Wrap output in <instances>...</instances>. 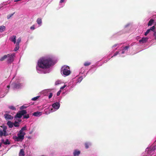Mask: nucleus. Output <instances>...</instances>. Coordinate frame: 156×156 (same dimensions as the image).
Instances as JSON below:
<instances>
[{"label": "nucleus", "instance_id": "nucleus-1", "mask_svg": "<svg viewBox=\"0 0 156 156\" xmlns=\"http://www.w3.org/2000/svg\"><path fill=\"white\" fill-rule=\"evenodd\" d=\"M53 61L52 58L48 57H43L40 58L38 61L37 66L43 69L50 68L53 65Z\"/></svg>", "mask_w": 156, "mask_h": 156}, {"label": "nucleus", "instance_id": "nucleus-2", "mask_svg": "<svg viewBox=\"0 0 156 156\" xmlns=\"http://www.w3.org/2000/svg\"><path fill=\"white\" fill-rule=\"evenodd\" d=\"M61 72L66 76L69 75L71 73L69 67L68 66H63L61 68Z\"/></svg>", "mask_w": 156, "mask_h": 156}, {"label": "nucleus", "instance_id": "nucleus-3", "mask_svg": "<svg viewBox=\"0 0 156 156\" xmlns=\"http://www.w3.org/2000/svg\"><path fill=\"white\" fill-rule=\"evenodd\" d=\"M25 133L23 131H20L19 133L17 134V136H14L13 139H15L16 140L19 141L20 140H23L24 138V136Z\"/></svg>", "mask_w": 156, "mask_h": 156}, {"label": "nucleus", "instance_id": "nucleus-4", "mask_svg": "<svg viewBox=\"0 0 156 156\" xmlns=\"http://www.w3.org/2000/svg\"><path fill=\"white\" fill-rule=\"evenodd\" d=\"M7 127L6 126H0V137L6 136L9 135L8 133L6 132Z\"/></svg>", "mask_w": 156, "mask_h": 156}, {"label": "nucleus", "instance_id": "nucleus-5", "mask_svg": "<svg viewBox=\"0 0 156 156\" xmlns=\"http://www.w3.org/2000/svg\"><path fill=\"white\" fill-rule=\"evenodd\" d=\"M15 54L13 53L12 54H7V62L8 63H11L14 60V58L15 56Z\"/></svg>", "mask_w": 156, "mask_h": 156}, {"label": "nucleus", "instance_id": "nucleus-6", "mask_svg": "<svg viewBox=\"0 0 156 156\" xmlns=\"http://www.w3.org/2000/svg\"><path fill=\"white\" fill-rule=\"evenodd\" d=\"M27 113V112L26 110H22L19 111L17 113L16 115H15V117L19 118H21L23 115L26 114Z\"/></svg>", "mask_w": 156, "mask_h": 156}, {"label": "nucleus", "instance_id": "nucleus-7", "mask_svg": "<svg viewBox=\"0 0 156 156\" xmlns=\"http://www.w3.org/2000/svg\"><path fill=\"white\" fill-rule=\"evenodd\" d=\"M52 107L56 109H58L60 107V104L58 102H56L52 105Z\"/></svg>", "mask_w": 156, "mask_h": 156}, {"label": "nucleus", "instance_id": "nucleus-8", "mask_svg": "<svg viewBox=\"0 0 156 156\" xmlns=\"http://www.w3.org/2000/svg\"><path fill=\"white\" fill-rule=\"evenodd\" d=\"M80 154V151L77 149L75 150L73 153V156H79Z\"/></svg>", "mask_w": 156, "mask_h": 156}, {"label": "nucleus", "instance_id": "nucleus-9", "mask_svg": "<svg viewBox=\"0 0 156 156\" xmlns=\"http://www.w3.org/2000/svg\"><path fill=\"white\" fill-rule=\"evenodd\" d=\"M148 38L146 37H144L142 38L141 40L139 41V42L140 43L142 44L144 43L147 42L148 40Z\"/></svg>", "mask_w": 156, "mask_h": 156}, {"label": "nucleus", "instance_id": "nucleus-10", "mask_svg": "<svg viewBox=\"0 0 156 156\" xmlns=\"http://www.w3.org/2000/svg\"><path fill=\"white\" fill-rule=\"evenodd\" d=\"M4 116L5 119L7 120L12 119H13L12 116L6 114L4 115Z\"/></svg>", "mask_w": 156, "mask_h": 156}, {"label": "nucleus", "instance_id": "nucleus-11", "mask_svg": "<svg viewBox=\"0 0 156 156\" xmlns=\"http://www.w3.org/2000/svg\"><path fill=\"white\" fill-rule=\"evenodd\" d=\"M25 152L24 150L23 149H20L19 153V156H24Z\"/></svg>", "mask_w": 156, "mask_h": 156}, {"label": "nucleus", "instance_id": "nucleus-12", "mask_svg": "<svg viewBox=\"0 0 156 156\" xmlns=\"http://www.w3.org/2000/svg\"><path fill=\"white\" fill-rule=\"evenodd\" d=\"M20 87V85L19 83H14L13 84L14 89H19Z\"/></svg>", "mask_w": 156, "mask_h": 156}, {"label": "nucleus", "instance_id": "nucleus-13", "mask_svg": "<svg viewBox=\"0 0 156 156\" xmlns=\"http://www.w3.org/2000/svg\"><path fill=\"white\" fill-rule=\"evenodd\" d=\"M41 115L42 112H34L33 113V115L36 116H39Z\"/></svg>", "mask_w": 156, "mask_h": 156}, {"label": "nucleus", "instance_id": "nucleus-14", "mask_svg": "<svg viewBox=\"0 0 156 156\" xmlns=\"http://www.w3.org/2000/svg\"><path fill=\"white\" fill-rule=\"evenodd\" d=\"M7 125L8 126L9 128H12L13 126V123L11 121H9L7 122Z\"/></svg>", "mask_w": 156, "mask_h": 156}, {"label": "nucleus", "instance_id": "nucleus-15", "mask_svg": "<svg viewBox=\"0 0 156 156\" xmlns=\"http://www.w3.org/2000/svg\"><path fill=\"white\" fill-rule=\"evenodd\" d=\"M11 41L14 44H15L16 43V36L15 35L12 36L11 38Z\"/></svg>", "mask_w": 156, "mask_h": 156}, {"label": "nucleus", "instance_id": "nucleus-16", "mask_svg": "<svg viewBox=\"0 0 156 156\" xmlns=\"http://www.w3.org/2000/svg\"><path fill=\"white\" fill-rule=\"evenodd\" d=\"M154 20L153 19H151L149 21L148 24V26H151L152 25L153 23H154Z\"/></svg>", "mask_w": 156, "mask_h": 156}, {"label": "nucleus", "instance_id": "nucleus-17", "mask_svg": "<svg viewBox=\"0 0 156 156\" xmlns=\"http://www.w3.org/2000/svg\"><path fill=\"white\" fill-rule=\"evenodd\" d=\"M5 29V27L4 26H0V32H2L4 31Z\"/></svg>", "mask_w": 156, "mask_h": 156}, {"label": "nucleus", "instance_id": "nucleus-18", "mask_svg": "<svg viewBox=\"0 0 156 156\" xmlns=\"http://www.w3.org/2000/svg\"><path fill=\"white\" fill-rule=\"evenodd\" d=\"M7 58V55H5L1 58L0 59V61H3Z\"/></svg>", "mask_w": 156, "mask_h": 156}, {"label": "nucleus", "instance_id": "nucleus-19", "mask_svg": "<svg viewBox=\"0 0 156 156\" xmlns=\"http://www.w3.org/2000/svg\"><path fill=\"white\" fill-rule=\"evenodd\" d=\"M13 123V126L16 127H19L20 126L18 122L15 121Z\"/></svg>", "mask_w": 156, "mask_h": 156}, {"label": "nucleus", "instance_id": "nucleus-20", "mask_svg": "<svg viewBox=\"0 0 156 156\" xmlns=\"http://www.w3.org/2000/svg\"><path fill=\"white\" fill-rule=\"evenodd\" d=\"M19 48V45L18 44H16L15 47L14 49V51H16Z\"/></svg>", "mask_w": 156, "mask_h": 156}, {"label": "nucleus", "instance_id": "nucleus-21", "mask_svg": "<svg viewBox=\"0 0 156 156\" xmlns=\"http://www.w3.org/2000/svg\"><path fill=\"white\" fill-rule=\"evenodd\" d=\"M37 22L38 24H41V23H42L41 19L40 18H38L37 20Z\"/></svg>", "mask_w": 156, "mask_h": 156}, {"label": "nucleus", "instance_id": "nucleus-22", "mask_svg": "<svg viewBox=\"0 0 156 156\" xmlns=\"http://www.w3.org/2000/svg\"><path fill=\"white\" fill-rule=\"evenodd\" d=\"M90 64H91V62H85L84 63V65L85 66H89L90 65Z\"/></svg>", "mask_w": 156, "mask_h": 156}, {"label": "nucleus", "instance_id": "nucleus-23", "mask_svg": "<svg viewBox=\"0 0 156 156\" xmlns=\"http://www.w3.org/2000/svg\"><path fill=\"white\" fill-rule=\"evenodd\" d=\"M4 144L5 145H9L10 144V142H9L8 139H7L5 141V142H4Z\"/></svg>", "mask_w": 156, "mask_h": 156}, {"label": "nucleus", "instance_id": "nucleus-24", "mask_svg": "<svg viewBox=\"0 0 156 156\" xmlns=\"http://www.w3.org/2000/svg\"><path fill=\"white\" fill-rule=\"evenodd\" d=\"M15 13V12H14L13 13L11 14H9L7 16V18L8 19H9L10 18V17H11Z\"/></svg>", "mask_w": 156, "mask_h": 156}, {"label": "nucleus", "instance_id": "nucleus-25", "mask_svg": "<svg viewBox=\"0 0 156 156\" xmlns=\"http://www.w3.org/2000/svg\"><path fill=\"white\" fill-rule=\"evenodd\" d=\"M21 41V38L20 37H19L17 40V42L16 43V44H18L19 45V44L20 42Z\"/></svg>", "mask_w": 156, "mask_h": 156}, {"label": "nucleus", "instance_id": "nucleus-26", "mask_svg": "<svg viewBox=\"0 0 156 156\" xmlns=\"http://www.w3.org/2000/svg\"><path fill=\"white\" fill-rule=\"evenodd\" d=\"M23 115V118L24 119H28V118H29V115H28V114L26 115Z\"/></svg>", "mask_w": 156, "mask_h": 156}, {"label": "nucleus", "instance_id": "nucleus-27", "mask_svg": "<svg viewBox=\"0 0 156 156\" xmlns=\"http://www.w3.org/2000/svg\"><path fill=\"white\" fill-rule=\"evenodd\" d=\"M90 145L88 143H86L85 144V147L86 149H87L89 147V145Z\"/></svg>", "mask_w": 156, "mask_h": 156}, {"label": "nucleus", "instance_id": "nucleus-28", "mask_svg": "<svg viewBox=\"0 0 156 156\" xmlns=\"http://www.w3.org/2000/svg\"><path fill=\"white\" fill-rule=\"evenodd\" d=\"M9 108L11 110H16V108L14 106H9Z\"/></svg>", "mask_w": 156, "mask_h": 156}, {"label": "nucleus", "instance_id": "nucleus-29", "mask_svg": "<svg viewBox=\"0 0 156 156\" xmlns=\"http://www.w3.org/2000/svg\"><path fill=\"white\" fill-rule=\"evenodd\" d=\"M39 98V96H37L36 97H35L34 98H33L31 100L32 101H36L38 98Z\"/></svg>", "mask_w": 156, "mask_h": 156}, {"label": "nucleus", "instance_id": "nucleus-30", "mask_svg": "<svg viewBox=\"0 0 156 156\" xmlns=\"http://www.w3.org/2000/svg\"><path fill=\"white\" fill-rule=\"evenodd\" d=\"M26 126H24L21 128L20 131H23V130H26Z\"/></svg>", "mask_w": 156, "mask_h": 156}, {"label": "nucleus", "instance_id": "nucleus-31", "mask_svg": "<svg viewBox=\"0 0 156 156\" xmlns=\"http://www.w3.org/2000/svg\"><path fill=\"white\" fill-rule=\"evenodd\" d=\"M155 29V27L154 26H153L152 27H151L150 29V30L151 31H154V29Z\"/></svg>", "mask_w": 156, "mask_h": 156}, {"label": "nucleus", "instance_id": "nucleus-32", "mask_svg": "<svg viewBox=\"0 0 156 156\" xmlns=\"http://www.w3.org/2000/svg\"><path fill=\"white\" fill-rule=\"evenodd\" d=\"M129 48V46H126L123 49L125 50H126L128 49Z\"/></svg>", "mask_w": 156, "mask_h": 156}, {"label": "nucleus", "instance_id": "nucleus-33", "mask_svg": "<svg viewBox=\"0 0 156 156\" xmlns=\"http://www.w3.org/2000/svg\"><path fill=\"white\" fill-rule=\"evenodd\" d=\"M52 95H53V94H52V93H50L49 94V95L48 96L49 98L50 99V98H51L52 97Z\"/></svg>", "mask_w": 156, "mask_h": 156}, {"label": "nucleus", "instance_id": "nucleus-34", "mask_svg": "<svg viewBox=\"0 0 156 156\" xmlns=\"http://www.w3.org/2000/svg\"><path fill=\"white\" fill-rule=\"evenodd\" d=\"M66 86V85H64L63 86L61 87H60V89L61 90H63L64 89Z\"/></svg>", "mask_w": 156, "mask_h": 156}, {"label": "nucleus", "instance_id": "nucleus-35", "mask_svg": "<svg viewBox=\"0 0 156 156\" xmlns=\"http://www.w3.org/2000/svg\"><path fill=\"white\" fill-rule=\"evenodd\" d=\"M30 29L31 30H34L35 29L34 26V25H33L30 27Z\"/></svg>", "mask_w": 156, "mask_h": 156}, {"label": "nucleus", "instance_id": "nucleus-36", "mask_svg": "<svg viewBox=\"0 0 156 156\" xmlns=\"http://www.w3.org/2000/svg\"><path fill=\"white\" fill-rule=\"evenodd\" d=\"M154 36L155 37L154 39L155 40H156V32H154Z\"/></svg>", "mask_w": 156, "mask_h": 156}, {"label": "nucleus", "instance_id": "nucleus-37", "mask_svg": "<svg viewBox=\"0 0 156 156\" xmlns=\"http://www.w3.org/2000/svg\"><path fill=\"white\" fill-rule=\"evenodd\" d=\"M119 53V51H116L115 54L113 56H115L117 55Z\"/></svg>", "mask_w": 156, "mask_h": 156}, {"label": "nucleus", "instance_id": "nucleus-38", "mask_svg": "<svg viewBox=\"0 0 156 156\" xmlns=\"http://www.w3.org/2000/svg\"><path fill=\"white\" fill-rule=\"evenodd\" d=\"M60 82L59 81H57L55 83V84L56 85H57L59 84H60Z\"/></svg>", "mask_w": 156, "mask_h": 156}, {"label": "nucleus", "instance_id": "nucleus-39", "mask_svg": "<svg viewBox=\"0 0 156 156\" xmlns=\"http://www.w3.org/2000/svg\"><path fill=\"white\" fill-rule=\"evenodd\" d=\"M26 108V107L25 106H22L21 107V109H23V108Z\"/></svg>", "mask_w": 156, "mask_h": 156}, {"label": "nucleus", "instance_id": "nucleus-40", "mask_svg": "<svg viewBox=\"0 0 156 156\" xmlns=\"http://www.w3.org/2000/svg\"><path fill=\"white\" fill-rule=\"evenodd\" d=\"M60 92L61 91H58L57 93V96H59L60 94Z\"/></svg>", "mask_w": 156, "mask_h": 156}, {"label": "nucleus", "instance_id": "nucleus-41", "mask_svg": "<svg viewBox=\"0 0 156 156\" xmlns=\"http://www.w3.org/2000/svg\"><path fill=\"white\" fill-rule=\"evenodd\" d=\"M148 33H149L147 31H146V32L144 34V35L145 36H147Z\"/></svg>", "mask_w": 156, "mask_h": 156}, {"label": "nucleus", "instance_id": "nucleus-42", "mask_svg": "<svg viewBox=\"0 0 156 156\" xmlns=\"http://www.w3.org/2000/svg\"><path fill=\"white\" fill-rule=\"evenodd\" d=\"M124 53H125V51H124V49H122V54H123Z\"/></svg>", "mask_w": 156, "mask_h": 156}, {"label": "nucleus", "instance_id": "nucleus-43", "mask_svg": "<svg viewBox=\"0 0 156 156\" xmlns=\"http://www.w3.org/2000/svg\"><path fill=\"white\" fill-rule=\"evenodd\" d=\"M2 142L4 144V142H5V141L3 139H2L1 140Z\"/></svg>", "mask_w": 156, "mask_h": 156}, {"label": "nucleus", "instance_id": "nucleus-44", "mask_svg": "<svg viewBox=\"0 0 156 156\" xmlns=\"http://www.w3.org/2000/svg\"><path fill=\"white\" fill-rule=\"evenodd\" d=\"M150 31L151 30H150V29H148L147 30V32H148L149 33L150 32Z\"/></svg>", "mask_w": 156, "mask_h": 156}, {"label": "nucleus", "instance_id": "nucleus-45", "mask_svg": "<svg viewBox=\"0 0 156 156\" xmlns=\"http://www.w3.org/2000/svg\"><path fill=\"white\" fill-rule=\"evenodd\" d=\"M64 0H61L60 1V3L63 2H64Z\"/></svg>", "mask_w": 156, "mask_h": 156}, {"label": "nucleus", "instance_id": "nucleus-46", "mask_svg": "<svg viewBox=\"0 0 156 156\" xmlns=\"http://www.w3.org/2000/svg\"><path fill=\"white\" fill-rule=\"evenodd\" d=\"M21 120H20V119H19L18 121V122L19 123V122H20L21 121Z\"/></svg>", "mask_w": 156, "mask_h": 156}, {"label": "nucleus", "instance_id": "nucleus-47", "mask_svg": "<svg viewBox=\"0 0 156 156\" xmlns=\"http://www.w3.org/2000/svg\"><path fill=\"white\" fill-rule=\"evenodd\" d=\"M2 144V143H0V148L1 147Z\"/></svg>", "mask_w": 156, "mask_h": 156}, {"label": "nucleus", "instance_id": "nucleus-48", "mask_svg": "<svg viewBox=\"0 0 156 156\" xmlns=\"http://www.w3.org/2000/svg\"><path fill=\"white\" fill-rule=\"evenodd\" d=\"M7 87L8 88H9L10 87V86L9 85H8Z\"/></svg>", "mask_w": 156, "mask_h": 156}, {"label": "nucleus", "instance_id": "nucleus-49", "mask_svg": "<svg viewBox=\"0 0 156 156\" xmlns=\"http://www.w3.org/2000/svg\"><path fill=\"white\" fill-rule=\"evenodd\" d=\"M53 109L52 108H51V110H52Z\"/></svg>", "mask_w": 156, "mask_h": 156}, {"label": "nucleus", "instance_id": "nucleus-50", "mask_svg": "<svg viewBox=\"0 0 156 156\" xmlns=\"http://www.w3.org/2000/svg\"><path fill=\"white\" fill-rule=\"evenodd\" d=\"M155 25H156V23H155Z\"/></svg>", "mask_w": 156, "mask_h": 156}]
</instances>
